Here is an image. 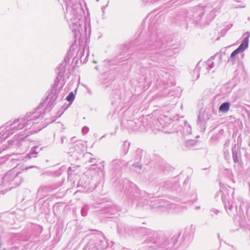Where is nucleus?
I'll list each match as a JSON object with an SVG mask.
<instances>
[{
  "label": "nucleus",
  "mask_w": 250,
  "mask_h": 250,
  "mask_svg": "<svg viewBox=\"0 0 250 250\" xmlns=\"http://www.w3.org/2000/svg\"><path fill=\"white\" fill-rule=\"evenodd\" d=\"M158 19H161V21L163 20V17L160 15H156L150 20L148 32L143 40L141 31L135 40L127 44H122L120 53L116 58L108 60V63H121L134 56L141 60L147 59L153 64L149 62L148 66H143L140 69L146 82H155L157 86L166 87L169 74L162 70L159 69L158 71L156 68H164L167 58L172 56V52L161 29L156 26Z\"/></svg>",
  "instance_id": "obj_1"
},
{
  "label": "nucleus",
  "mask_w": 250,
  "mask_h": 250,
  "mask_svg": "<svg viewBox=\"0 0 250 250\" xmlns=\"http://www.w3.org/2000/svg\"><path fill=\"white\" fill-rule=\"evenodd\" d=\"M48 93L47 96L45 98L43 101L38 106H37L33 111L26 113L25 115L26 120H27L28 123H29L30 125L31 126V130L28 131L24 136H23L24 134H21L22 132H21L18 136V140L11 141L12 142L11 143V145H17L18 146L21 145L22 142L28 140L27 138L30 134L36 133L42 129V127H40L37 129H36V126L38 124L37 120L40 118L43 117L45 114V111H50L56 104V100L55 102V103L52 107H50V109L47 108L52 96L53 95V93H52V89L51 90L50 92H48Z\"/></svg>",
  "instance_id": "obj_2"
},
{
  "label": "nucleus",
  "mask_w": 250,
  "mask_h": 250,
  "mask_svg": "<svg viewBox=\"0 0 250 250\" xmlns=\"http://www.w3.org/2000/svg\"><path fill=\"white\" fill-rule=\"evenodd\" d=\"M84 11L80 2L67 4L65 18L69 22L70 27L76 39H80L82 34L83 21L82 18Z\"/></svg>",
  "instance_id": "obj_3"
},
{
  "label": "nucleus",
  "mask_w": 250,
  "mask_h": 250,
  "mask_svg": "<svg viewBox=\"0 0 250 250\" xmlns=\"http://www.w3.org/2000/svg\"><path fill=\"white\" fill-rule=\"evenodd\" d=\"M207 6L197 5L183 10L177 14L174 18V22L179 25H185L187 29L189 25L198 23L202 20L205 13L208 11Z\"/></svg>",
  "instance_id": "obj_4"
},
{
  "label": "nucleus",
  "mask_w": 250,
  "mask_h": 250,
  "mask_svg": "<svg viewBox=\"0 0 250 250\" xmlns=\"http://www.w3.org/2000/svg\"><path fill=\"white\" fill-rule=\"evenodd\" d=\"M73 45H72L69 49V52L67 53V55L64 58L63 61L62 62L58 68L57 74V76L55 80L54 83L52 87V93H53V96L50 100L49 103L47 105V108L50 109L55 103V100H57L58 94L63 87V83L61 85L60 83L63 77L64 74L66 71V66L69 63L70 58L72 57L71 49H73Z\"/></svg>",
  "instance_id": "obj_5"
},
{
  "label": "nucleus",
  "mask_w": 250,
  "mask_h": 250,
  "mask_svg": "<svg viewBox=\"0 0 250 250\" xmlns=\"http://www.w3.org/2000/svg\"><path fill=\"white\" fill-rule=\"evenodd\" d=\"M25 128L31 130V127L25 117L15 119L12 123L6 126H2L0 127V145L10 136L18 130ZM4 148H0V153Z\"/></svg>",
  "instance_id": "obj_6"
},
{
  "label": "nucleus",
  "mask_w": 250,
  "mask_h": 250,
  "mask_svg": "<svg viewBox=\"0 0 250 250\" xmlns=\"http://www.w3.org/2000/svg\"><path fill=\"white\" fill-rule=\"evenodd\" d=\"M31 235L29 232H23L21 234L14 235L10 238L7 242V247L4 248L5 250H23L29 247V243L27 242H31Z\"/></svg>",
  "instance_id": "obj_7"
},
{
  "label": "nucleus",
  "mask_w": 250,
  "mask_h": 250,
  "mask_svg": "<svg viewBox=\"0 0 250 250\" xmlns=\"http://www.w3.org/2000/svg\"><path fill=\"white\" fill-rule=\"evenodd\" d=\"M149 181L152 186L155 187L156 190L157 191L171 190L175 191L177 192H179L181 191L180 185L178 179L176 177L166 181L164 182L162 186H160L161 183L158 177L151 178L150 176Z\"/></svg>",
  "instance_id": "obj_8"
},
{
  "label": "nucleus",
  "mask_w": 250,
  "mask_h": 250,
  "mask_svg": "<svg viewBox=\"0 0 250 250\" xmlns=\"http://www.w3.org/2000/svg\"><path fill=\"white\" fill-rule=\"evenodd\" d=\"M20 174L21 172L14 168L9 170L4 176L0 177V179L3 180L2 185L4 184L5 186L4 190L7 191L20 185L22 181Z\"/></svg>",
  "instance_id": "obj_9"
},
{
  "label": "nucleus",
  "mask_w": 250,
  "mask_h": 250,
  "mask_svg": "<svg viewBox=\"0 0 250 250\" xmlns=\"http://www.w3.org/2000/svg\"><path fill=\"white\" fill-rule=\"evenodd\" d=\"M86 246L89 250H109L107 240L100 232L92 235Z\"/></svg>",
  "instance_id": "obj_10"
},
{
  "label": "nucleus",
  "mask_w": 250,
  "mask_h": 250,
  "mask_svg": "<svg viewBox=\"0 0 250 250\" xmlns=\"http://www.w3.org/2000/svg\"><path fill=\"white\" fill-rule=\"evenodd\" d=\"M125 193L129 200H131L132 203L138 202L140 203V201L144 200L143 197L141 195L140 191L137 187L132 183H128L126 187Z\"/></svg>",
  "instance_id": "obj_11"
},
{
  "label": "nucleus",
  "mask_w": 250,
  "mask_h": 250,
  "mask_svg": "<svg viewBox=\"0 0 250 250\" xmlns=\"http://www.w3.org/2000/svg\"><path fill=\"white\" fill-rule=\"evenodd\" d=\"M122 126L126 128L129 132H135L138 130H143L145 126L142 125L140 119L128 120L125 118L121 121Z\"/></svg>",
  "instance_id": "obj_12"
},
{
  "label": "nucleus",
  "mask_w": 250,
  "mask_h": 250,
  "mask_svg": "<svg viewBox=\"0 0 250 250\" xmlns=\"http://www.w3.org/2000/svg\"><path fill=\"white\" fill-rule=\"evenodd\" d=\"M245 34L247 36L243 39L242 42L238 48L231 53L230 57L228 60V62L229 63L232 65L235 63L236 55L238 53L243 52L248 47L250 32L248 31L245 33Z\"/></svg>",
  "instance_id": "obj_13"
},
{
  "label": "nucleus",
  "mask_w": 250,
  "mask_h": 250,
  "mask_svg": "<svg viewBox=\"0 0 250 250\" xmlns=\"http://www.w3.org/2000/svg\"><path fill=\"white\" fill-rule=\"evenodd\" d=\"M218 196H221L225 208L229 215H231L234 212H237V206L234 205V203L232 200H229L226 195L221 190L216 193L215 198Z\"/></svg>",
  "instance_id": "obj_14"
},
{
  "label": "nucleus",
  "mask_w": 250,
  "mask_h": 250,
  "mask_svg": "<svg viewBox=\"0 0 250 250\" xmlns=\"http://www.w3.org/2000/svg\"><path fill=\"white\" fill-rule=\"evenodd\" d=\"M129 162H126L122 158L113 160L111 162L112 174L114 176L120 175L123 168L127 165Z\"/></svg>",
  "instance_id": "obj_15"
},
{
  "label": "nucleus",
  "mask_w": 250,
  "mask_h": 250,
  "mask_svg": "<svg viewBox=\"0 0 250 250\" xmlns=\"http://www.w3.org/2000/svg\"><path fill=\"white\" fill-rule=\"evenodd\" d=\"M141 232L144 235L148 237L146 239L147 243L156 244L160 243V237L156 231L149 229L144 228L142 229Z\"/></svg>",
  "instance_id": "obj_16"
},
{
  "label": "nucleus",
  "mask_w": 250,
  "mask_h": 250,
  "mask_svg": "<svg viewBox=\"0 0 250 250\" xmlns=\"http://www.w3.org/2000/svg\"><path fill=\"white\" fill-rule=\"evenodd\" d=\"M43 147H41L40 146H36L32 147L27 153L25 156L23 158V160L26 161L32 158H36L38 153L42 150Z\"/></svg>",
  "instance_id": "obj_17"
},
{
  "label": "nucleus",
  "mask_w": 250,
  "mask_h": 250,
  "mask_svg": "<svg viewBox=\"0 0 250 250\" xmlns=\"http://www.w3.org/2000/svg\"><path fill=\"white\" fill-rule=\"evenodd\" d=\"M78 187H81L86 191H91L94 188L97 187V185L95 184L94 188H92L90 185L89 180L88 178L83 177L80 179L78 183Z\"/></svg>",
  "instance_id": "obj_18"
},
{
  "label": "nucleus",
  "mask_w": 250,
  "mask_h": 250,
  "mask_svg": "<svg viewBox=\"0 0 250 250\" xmlns=\"http://www.w3.org/2000/svg\"><path fill=\"white\" fill-rule=\"evenodd\" d=\"M121 211L119 207L116 205L112 204L109 206L106 207L104 209V212L107 214L106 217L108 218H112L109 216L111 215H116L119 211Z\"/></svg>",
  "instance_id": "obj_19"
},
{
  "label": "nucleus",
  "mask_w": 250,
  "mask_h": 250,
  "mask_svg": "<svg viewBox=\"0 0 250 250\" xmlns=\"http://www.w3.org/2000/svg\"><path fill=\"white\" fill-rule=\"evenodd\" d=\"M209 119V117L207 116L205 118L204 113H200L198 116L197 125L199 126L201 131H204L206 129V121Z\"/></svg>",
  "instance_id": "obj_20"
},
{
  "label": "nucleus",
  "mask_w": 250,
  "mask_h": 250,
  "mask_svg": "<svg viewBox=\"0 0 250 250\" xmlns=\"http://www.w3.org/2000/svg\"><path fill=\"white\" fill-rule=\"evenodd\" d=\"M121 91L119 89H116L112 90V104H116L120 103L121 100Z\"/></svg>",
  "instance_id": "obj_21"
},
{
  "label": "nucleus",
  "mask_w": 250,
  "mask_h": 250,
  "mask_svg": "<svg viewBox=\"0 0 250 250\" xmlns=\"http://www.w3.org/2000/svg\"><path fill=\"white\" fill-rule=\"evenodd\" d=\"M161 205H159L158 209L157 210L159 212H167L172 208V204L169 202L163 200Z\"/></svg>",
  "instance_id": "obj_22"
},
{
  "label": "nucleus",
  "mask_w": 250,
  "mask_h": 250,
  "mask_svg": "<svg viewBox=\"0 0 250 250\" xmlns=\"http://www.w3.org/2000/svg\"><path fill=\"white\" fill-rule=\"evenodd\" d=\"M146 154V151H144L142 149L138 148L135 153L134 156V162H141L142 159L144 156H145Z\"/></svg>",
  "instance_id": "obj_23"
},
{
  "label": "nucleus",
  "mask_w": 250,
  "mask_h": 250,
  "mask_svg": "<svg viewBox=\"0 0 250 250\" xmlns=\"http://www.w3.org/2000/svg\"><path fill=\"white\" fill-rule=\"evenodd\" d=\"M130 142L127 141H125L124 142L120 149V154L121 157H124L127 153L130 147Z\"/></svg>",
  "instance_id": "obj_24"
},
{
  "label": "nucleus",
  "mask_w": 250,
  "mask_h": 250,
  "mask_svg": "<svg viewBox=\"0 0 250 250\" xmlns=\"http://www.w3.org/2000/svg\"><path fill=\"white\" fill-rule=\"evenodd\" d=\"M232 157L233 160V162L235 164H237L239 163V157H241V152L237 151L236 148V144H234L232 146Z\"/></svg>",
  "instance_id": "obj_25"
},
{
  "label": "nucleus",
  "mask_w": 250,
  "mask_h": 250,
  "mask_svg": "<svg viewBox=\"0 0 250 250\" xmlns=\"http://www.w3.org/2000/svg\"><path fill=\"white\" fill-rule=\"evenodd\" d=\"M48 187L46 186L41 187L38 190V196H40L39 200L47 195Z\"/></svg>",
  "instance_id": "obj_26"
},
{
  "label": "nucleus",
  "mask_w": 250,
  "mask_h": 250,
  "mask_svg": "<svg viewBox=\"0 0 250 250\" xmlns=\"http://www.w3.org/2000/svg\"><path fill=\"white\" fill-rule=\"evenodd\" d=\"M163 200L159 198H155L150 201L149 206L152 209H155L156 210L158 209L159 205H161Z\"/></svg>",
  "instance_id": "obj_27"
},
{
  "label": "nucleus",
  "mask_w": 250,
  "mask_h": 250,
  "mask_svg": "<svg viewBox=\"0 0 250 250\" xmlns=\"http://www.w3.org/2000/svg\"><path fill=\"white\" fill-rule=\"evenodd\" d=\"M165 164L163 161H160L159 163L155 166V172L157 174H160L161 172H164L165 169Z\"/></svg>",
  "instance_id": "obj_28"
},
{
  "label": "nucleus",
  "mask_w": 250,
  "mask_h": 250,
  "mask_svg": "<svg viewBox=\"0 0 250 250\" xmlns=\"http://www.w3.org/2000/svg\"><path fill=\"white\" fill-rule=\"evenodd\" d=\"M197 141L194 140H188L185 141L184 147L185 149H190L192 148L196 145Z\"/></svg>",
  "instance_id": "obj_29"
},
{
  "label": "nucleus",
  "mask_w": 250,
  "mask_h": 250,
  "mask_svg": "<svg viewBox=\"0 0 250 250\" xmlns=\"http://www.w3.org/2000/svg\"><path fill=\"white\" fill-rule=\"evenodd\" d=\"M230 103L229 102L223 103L219 107V111L222 112H227L229 111Z\"/></svg>",
  "instance_id": "obj_30"
},
{
  "label": "nucleus",
  "mask_w": 250,
  "mask_h": 250,
  "mask_svg": "<svg viewBox=\"0 0 250 250\" xmlns=\"http://www.w3.org/2000/svg\"><path fill=\"white\" fill-rule=\"evenodd\" d=\"M142 168V165L141 162H134L131 167V169L136 172H140Z\"/></svg>",
  "instance_id": "obj_31"
},
{
  "label": "nucleus",
  "mask_w": 250,
  "mask_h": 250,
  "mask_svg": "<svg viewBox=\"0 0 250 250\" xmlns=\"http://www.w3.org/2000/svg\"><path fill=\"white\" fill-rule=\"evenodd\" d=\"M197 199V196L195 192V190H192V193H191V195L188 198V199L186 201H183V203H187L188 202H191L192 203L196 202Z\"/></svg>",
  "instance_id": "obj_32"
},
{
  "label": "nucleus",
  "mask_w": 250,
  "mask_h": 250,
  "mask_svg": "<svg viewBox=\"0 0 250 250\" xmlns=\"http://www.w3.org/2000/svg\"><path fill=\"white\" fill-rule=\"evenodd\" d=\"M141 122L142 123V125L145 126V128L143 130H138V131H147L151 127V124L150 123L147 121V119H145L144 120H141Z\"/></svg>",
  "instance_id": "obj_33"
},
{
  "label": "nucleus",
  "mask_w": 250,
  "mask_h": 250,
  "mask_svg": "<svg viewBox=\"0 0 250 250\" xmlns=\"http://www.w3.org/2000/svg\"><path fill=\"white\" fill-rule=\"evenodd\" d=\"M216 55H217L215 54V55L210 57V58L208 59L207 60V61L206 62V63H207L208 66V67L209 69H210L214 67V64L213 60L215 59Z\"/></svg>",
  "instance_id": "obj_34"
},
{
  "label": "nucleus",
  "mask_w": 250,
  "mask_h": 250,
  "mask_svg": "<svg viewBox=\"0 0 250 250\" xmlns=\"http://www.w3.org/2000/svg\"><path fill=\"white\" fill-rule=\"evenodd\" d=\"M183 133L185 135L190 134L191 133V127L189 125H188L186 122L185 126L183 127Z\"/></svg>",
  "instance_id": "obj_35"
},
{
  "label": "nucleus",
  "mask_w": 250,
  "mask_h": 250,
  "mask_svg": "<svg viewBox=\"0 0 250 250\" xmlns=\"http://www.w3.org/2000/svg\"><path fill=\"white\" fill-rule=\"evenodd\" d=\"M172 127L173 128H170L168 130H165V128L164 127L163 131L167 133H172L174 132H178L179 131V129L177 128V126H178V125L176 124H174L172 125Z\"/></svg>",
  "instance_id": "obj_36"
},
{
  "label": "nucleus",
  "mask_w": 250,
  "mask_h": 250,
  "mask_svg": "<svg viewBox=\"0 0 250 250\" xmlns=\"http://www.w3.org/2000/svg\"><path fill=\"white\" fill-rule=\"evenodd\" d=\"M156 11V10H155L153 12H152V13H150V15H148V16H150V15H151V17H150V19L149 20V23H150V20L152 18H153L156 15H160V16L163 17V20L161 21V19H158V22H156V26L157 27V26L159 25L160 23H161L163 21H164V17L162 15H160L159 14H155L154 16H153V13H154V14H155ZM149 24H148V25Z\"/></svg>",
  "instance_id": "obj_37"
},
{
  "label": "nucleus",
  "mask_w": 250,
  "mask_h": 250,
  "mask_svg": "<svg viewBox=\"0 0 250 250\" xmlns=\"http://www.w3.org/2000/svg\"><path fill=\"white\" fill-rule=\"evenodd\" d=\"M75 98V94L73 92H70L66 97V100L69 103V104H71L74 101Z\"/></svg>",
  "instance_id": "obj_38"
},
{
  "label": "nucleus",
  "mask_w": 250,
  "mask_h": 250,
  "mask_svg": "<svg viewBox=\"0 0 250 250\" xmlns=\"http://www.w3.org/2000/svg\"><path fill=\"white\" fill-rule=\"evenodd\" d=\"M89 210V206L87 205H84L81 208V215L84 217L87 214V212Z\"/></svg>",
  "instance_id": "obj_39"
},
{
  "label": "nucleus",
  "mask_w": 250,
  "mask_h": 250,
  "mask_svg": "<svg viewBox=\"0 0 250 250\" xmlns=\"http://www.w3.org/2000/svg\"><path fill=\"white\" fill-rule=\"evenodd\" d=\"M220 213V210L215 208H211L209 209V215L212 217L217 216Z\"/></svg>",
  "instance_id": "obj_40"
},
{
  "label": "nucleus",
  "mask_w": 250,
  "mask_h": 250,
  "mask_svg": "<svg viewBox=\"0 0 250 250\" xmlns=\"http://www.w3.org/2000/svg\"><path fill=\"white\" fill-rule=\"evenodd\" d=\"M218 11V10L215 9L214 10H212L211 11H209V13L207 14V18L208 20L209 21H211L212 20V19H213L214 18V17L215 16V14H214V13L217 12Z\"/></svg>",
  "instance_id": "obj_41"
},
{
  "label": "nucleus",
  "mask_w": 250,
  "mask_h": 250,
  "mask_svg": "<svg viewBox=\"0 0 250 250\" xmlns=\"http://www.w3.org/2000/svg\"><path fill=\"white\" fill-rule=\"evenodd\" d=\"M180 235L181 233H179L178 234L173 236L171 240V242L172 243L173 245H175L177 243L179 240Z\"/></svg>",
  "instance_id": "obj_42"
},
{
  "label": "nucleus",
  "mask_w": 250,
  "mask_h": 250,
  "mask_svg": "<svg viewBox=\"0 0 250 250\" xmlns=\"http://www.w3.org/2000/svg\"><path fill=\"white\" fill-rule=\"evenodd\" d=\"M84 49L83 48H82V49H79L78 51V52H77V57L78 58H80V59H81L82 57L84 55Z\"/></svg>",
  "instance_id": "obj_43"
},
{
  "label": "nucleus",
  "mask_w": 250,
  "mask_h": 250,
  "mask_svg": "<svg viewBox=\"0 0 250 250\" xmlns=\"http://www.w3.org/2000/svg\"><path fill=\"white\" fill-rule=\"evenodd\" d=\"M63 112H64V111H59L58 112V113H57L56 118L55 119H54L53 120H52L51 122L53 123V122H55L57 118L60 117L63 114Z\"/></svg>",
  "instance_id": "obj_44"
},
{
  "label": "nucleus",
  "mask_w": 250,
  "mask_h": 250,
  "mask_svg": "<svg viewBox=\"0 0 250 250\" xmlns=\"http://www.w3.org/2000/svg\"><path fill=\"white\" fill-rule=\"evenodd\" d=\"M88 131L89 128L86 126H84V127H83L82 130V133L84 135L86 134L88 132Z\"/></svg>",
  "instance_id": "obj_45"
},
{
  "label": "nucleus",
  "mask_w": 250,
  "mask_h": 250,
  "mask_svg": "<svg viewBox=\"0 0 250 250\" xmlns=\"http://www.w3.org/2000/svg\"><path fill=\"white\" fill-rule=\"evenodd\" d=\"M189 181V177L188 176H187L186 179L185 180L184 182V184H187V183H188Z\"/></svg>",
  "instance_id": "obj_46"
},
{
  "label": "nucleus",
  "mask_w": 250,
  "mask_h": 250,
  "mask_svg": "<svg viewBox=\"0 0 250 250\" xmlns=\"http://www.w3.org/2000/svg\"><path fill=\"white\" fill-rule=\"evenodd\" d=\"M229 176H232V172L231 169H227Z\"/></svg>",
  "instance_id": "obj_47"
},
{
  "label": "nucleus",
  "mask_w": 250,
  "mask_h": 250,
  "mask_svg": "<svg viewBox=\"0 0 250 250\" xmlns=\"http://www.w3.org/2000/svg\"><path fill=\"white\" fill-rule=\"evenodd\" d=\"M70 105V104H69L66 105H65V104H64L63 106H62V108H63V111H64L66 109H67L68 108V107H69V106Z\"/></svg>",
  "instance_id": "obj_48"
},
{
  "label": "nucleus",
  "mask_w": 250,
  "mask_h": 250,
  "mask_svg": "<svg viewBox=\"0 0 250 250\" xmlns=\"http://www.w3.org/2000/svg\"><path fill=\"white\" fill-rule=\"evenodd\" d=\"M188 229L186 228L185 230V231L184 232V235L185 236H187L188 235Z\"/></svg>",
  "instance_id": "obj_49"
},
{
  "label": "nucleus",
  "mask_w": 250,
  "mask_h": 250,
  "mask_svg": "<svg viewBox=\"0 0 250 250\" xmlns=\"http://www.w3.org/2000/svg\"><path fill=\"white\" fill-rule=\"evenodd\" d=\"M65 139V137L62 136L61 137V143H62V144H63L64 143Z\"/></svg>",
  "instance_id": "obj_50"
},
{
  "label": "nucleus",
  "mask_w": 250,
  "mask_h": 250,
  "mask_svg": "<svg viewBox=\"0 0 250 250\" xmlns=\"http://www.w3.org/2000/svg\"><path fill=\"white\" fill-rule=\"evenodd\" d=\"M191 229H192L193 231H194V229H195V227H193V226L192 225H191V226H190V227L189 228L190 231H191Z\"/></svg>",
  "instance_id": "obj_51"
},
{
  "label": "nucleus",
  "mask_w": 250,
  "mask_h": 250,
  "mask_svg": "<svg viewBox=\"0 0 250 250\" xmlns=\"http://www.w3.org/2000/svg\"><path fill=\"white\" fill-rule=\"evenodd\" d=\"M95 160H96V159H94V158H91V159H90V161H89V162H90V163H94V161H95Z\"/></svg>",
  "instance_id": "obj_52"
},
{
  "label": "nucleus",
  "mask_w": 250,
  "mask_h": 250,
  "mask_svg": "<svg viewBox=\"0 0 250 250\" xmlns=\"http://www.w3.org/2000/svg\"><path fill=\"white\" fill-rule=\"evenodd\" d=\"M234 194V189H232V192L231 193V196L233 198V194Z\"/></svg>",
  "instance_id": "obj_53"
},
{
  "label": "nucleus",
  "mask_w": 250,
  "mask_h": 250,
  "mask_svg": "<svg viewBox=\"0 0 250 250\" xmlns=\"http://www.w3.org/2000/svg\"><path fill=\"white\" fill-rule=\"evenodd\" d=\"M31 167H33V166H30V167H26V169H28L29 168H31Z\"/></svg>",
  "instance_id": "obj_54"
},
{
  "label": "nucleus",
  "mask_w": 250,
  "mask_h": 250,
  "mask_svg": "<svg viewBox=\"0 0 250 250\" xmlns=\"http://www.w3.org/2000/svg\"><path fill=\"white\" fill-rule=\"evenodd\" d=\"M224 31L225 32H226V31L225 30V29H224L222 30V31H221V33H222V32H224Z\"/></svg>",
  "instance_id": "obj_55"
},
{
  "label": "nucleus",
  "mask_w": 250,
  "mask_h": 250,
  "mask_svg": "<svg viewBox=\"0 0 250 250\" xmlns=\"http://www.w3.org/2000/svg\"><path fill=\"white\" fill-rule=\"evenodd\" d=\"M200 207H196V209H200Z\"/></svg>",
  "instance_id": "obj_56"
},
{
  "label": "nucleus",
  "mask_w": 250,
  "mask_h": 250,
  "mask_svg": "<svg viewBox=\"0 0 250 250\" xmlns=\"http://www.w3.org/2000/svg\"><path fill=\"white\" fill-rule=\"evenodd\" d=\"M84 29L85 30H86V27L85 26H84Z\"/></svg>",
  "instance_id": "obj_57"
},
{
  "label": "nucleus",
  "mask_w": 250,
  "mask_h": 250,
  "mask_svg": "<svg viewBox=\"0 0 250 250\" xmlns=\"http://www.w3.org/2000/svg\"><path fill=\"white\" fill-rule=\"evenodd\" d=\"M95 68H96V69H98V67H97V66H96V67H95Z\"/></svg>",
  "instance_id": "obj_58"
},
{
  "label": "nucleus",
  "mask_w": 250,
  "mask_h": 250,
  "mask_svg": "<svg viewBox=\"0 0 250 250\" xmlns=\"http://www.w3.org/2000/svg\"><path fill=\"white\" fill-rule=\"evenodd\" d=\"M180 128L179 129L180 130H181V128L182 127L181 126H179Z\"/></svg>",
  "instance_id": "obj_59"
},
{
  "label": "nucleus",
  "mask_w": 250,
  "mask_h": 250,
  "mask_svg": "<svg viewBox=\"0 0 250 250\" xmlns=\"http://www.w3.org/2000/svg\"><path fill=\"white\" fill-rule=\"evenodd\" d=\"M249 146H250V142L249 143Z\"/></svg>",
  "instance_id": "obj_60"
},
{
  "label": "nucleus",
  "mask_w": 250,
  "mask_h": 250,
  "mask_svg": "<svg viewBox=\"0 0 250 250\" xmlns=\"http://www.w3.org/2000/svg\"><path fill=\"white\" fill-rule=\"evenodd\" d=\"M169 126H171V124H169Z\"/></svg>",
  "instance_id": "obj_61"
},
{
  "label": "nucleus",
  "mask_w": 250,
  "mask_h": 250,
  "mask_svg": "<svg viewBox=\"0 0 250 250\" xmlns=\"http://www.w3.org/2000/svg\"><path fill=\"white\" fill-rule=\"evenodd\" d=\"M218 237H219V234H218Z\"/></svg>",
  "instance_id": "obj_62"
}]
</instances>
